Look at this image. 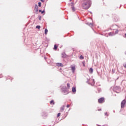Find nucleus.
Wrapping results in <instances>:
<instances>
[{
  "label": "nucleus",
  "mask_w": 126,
  "mask_h": 126,
  "mask_svg": "<svg viewBox=\"0 0 126 126\" xmlns=\"http://www.w3.org/2000/svg\"><path fill=\"white\" fill-rule=\"evenodd\" d=\"M82 4V7L84 9H88L91 6V0H84Z\"/></svg>",
  "instance_id": "obj_1"
},
{
  "label": "nucleus",
  "mask_w": 126,
  "mask_h": 126,
  "mask_svg": "<svg viewBox=\"0 0 126 126\" xmlns=\"http://www.w3.org/2000/svg\"><path fill=\"white\" fill-rule=\"evenodd\" d=\"M61 90L63 91L64 95H67V94H68V92H67V88H66V86H63L61 88Z\"/></svg>",
  "instance_id": "obj_2"
},
{
  "label": "nucleus",
  "mask_w": 126,
  "mask_h": 126,
  "mask_svg": "<svg viewBox=\"0 0 126 126\" xmlns=\"http://www.w3.org/2000/svg\"><path fill=\"white\" fill-rule=\"evenodd\" d=\"M87 83H88V84H89L90 85H92V86H93V85L95 84V81L94 79H88Z\"/></svg>",
  "instance_id": "obj_3"
},
{
  "label": "nucleus",
  "mask_w": 126,
  "mask_h": 126,
  "mask_svg": "<svg viewBox=\"0 0 126 126\" xmlns=\"http://www.w3.org/2000/svg\"><path fill=\"white\" fill-rule=\"evenodd\" d=\"M118 28H120V27L117 25H114L110 27L111 30H116Z\"/></svg>",
  "instance_id": "obj_4"
},
{
  "label": "nucleus",
  "mask_w": 126,
  "mask_h": 126,
  "mask_svg": "<svg viewBox=\"0 0 126 126\" xmlns=\"http://www.w3.org/2000/svg\"><path fill=\"white\" fill-rule=\"evenodd\" d=\"M70 68H71V70H72V73H74V72H75V65H70Z\"/></svg>",
  "instance_id": "obj_5"
},
{
  "label": "nucleus",
  "mask_w": 126,
  "mask_h": 126,
  "mask_svg": "<svg viewBox=\"0 0 126 126\" xmlns=\"http://www.w3.org/2000/svg\"><path fill=\"white\" fill-rule=\"evenodd\" d=\"M126 99L123 100L121 102V108H124L125 105H126Z\"/></svg>",
  "instance_id": "obj_6"
},
{
  "label": "nucleus",
  "mask_w": 126,
  "mask_h": 126,
  "mask_svg": "<svg viewBox=\"0 0 126 126\" xmlns=\"http://www.w3.org/2000/svg\"><path fill=\"white\" fill-rule=\"evenodd\" d=\"M103 101H104V97H101V98L98 99V103L101 104V103H103Z\"/></svg>",
  "instance_id": "obj_7"
},
{
  "label": "nucleus",
  "mask_w": 126,
  "mask_h": 126,
  "mask_svg": "<svg viewBox=\"0 0 126 126\" xmlns=\"http://www.w3.org/2000/svg\"><path fill=\"white\" fill-rule=\"evenodd\" d=\"M34 10H35L36 12H37V11H39V8H38V5H37V4H35V5Z\"/></svg>",
  "instance_id": "obj_8"
},
{
  "label": "nucleus",
  "mask_w": 126,
  "mask_h": 126,
  "mask_svg": "<svg viewBox=\"0 0 126 126\" xmlns=\"http://www.w3.org/2000/svg\"><path fill=\"white\" fill-rule=\"evenodd\" d=\"M72 91L73 93H75V92H76V88L73 87L72 89Z\"/></svg>",
  "instance_id": "obj_9"
},
{
  "label": "nucleus",
  "mask_w": 126,
  "mask_h": 126,
  "mask_svg": "<svg viewBox=\"0 0 126 126\" xmlns=\"http://www.w3.org/2000/svg\"><path fill=\"white\" fill-rule=\"evenodd\" d=\"M64 110V105H63L60 108L61 112H63Z\"/></svg>",
  "instance_id": "obj_10"
},
{
  "label": "nucleus",
  "mask_w": 126,
  "mask_h": 126,
  "mask_svg": "<svg viewBox=\"0 0 126 126\" xmlns=\"http://www.w3.org/2000/svg\"><path fill=\"white\" fill-rule=\"evenodd\" d=\"M62 58H64L66 57V55L65 54V53L64 52H63L62 54Z\"/></svg>",
  "instance_id": "obj_11"
},
{
  "label": "nucleus",
  "mask_w": 126,
  "mask_h": 126,
  "mask_svg": "<svg viewBox=\"0 0 126 126\" xmlns=\"http://www.w3.org/2000/svg\"><path fill=\"white\" fill-rule=\"evenodd\" d=\"M57 66H63V64L62 63H57Z\"/></svg>",
  "instance_id": "obj_12"
},
{
  "label": "nucleus",
  "mask_w": 126,
  "mask_h": 126,
  "mask_svg": "<svg viewBox=\"0 0 126 126\" xmlns=\"http://www.w3.org/2000/svg\"><path fill=\"white\" fill-rule=\"evenodd\" d=\"M109 36H115L114 32H110L108 33Z\"/></svg>",
  "instance_id": "obj_13"
},
{
  "label": "nucleus",
  "mask_w": 126,
  "mask_h": 126,
  "mask_svg": "<svg viewBox=\"0 0 126 126\" xmlns=\"http://www.w3.org/2000/svg\"><path fill=\"white\" fill-rule=\"evenodd\" d=\"M89 72H90V73H93V68H90L89 69Z\"/></svg>",
  "instance_id": "obj_14"
},
{
  "label": "nucleus",
  "mask_w": 126,
  "mask_h": 126,
  "mask_svg": "<svg viewBox=\"0 0 126 126\" xmlns=\"http://www.w3.org/2000/svg\"><path fill=\"white\" fill-rule=\"evenodd\" d=\"M69 6H71V7H72L73 6V2L69 3Z\"/></svg>",
  "instance_id": "obj_15"
},
{
  "label": "nucleus",
  "mask_w": 126,
  "mask_h": 126,
  "mask_svg": "<svg viewBox=\"0 0 126 126\" xmlns=\"http://www.w3.org/2000/svg\"><path fill=\"white\" fill-rule=\"evenodd\" d=\"M45 10H43V11H42V10H41V9L39 10V12H41V14H43V13H44L45 12Z\"/></svg>",
  "instance_id": "obj_16"
},
{
  "label": "nucleus",
  "mask_w": 126,
  "mask_h": 126,
  "mask_svg": "<svg viewBox=\"0 0 126 126\" xmlns=\"http://www.w3.org/2000/svg\"><path fill=\"white\" fill-rule=\"evenodd\" d=\"M50 103L51 105H55V102H54V100H52L51 101H50Z\"/></svg>",
  "instance_id": "obj_17"
},
{
  "label": "nucleus",
  "mask_w": 126,
  "mask_h": 126,
  "mask_svg": "<svg viewBox=\"0 0 126 126\" xmlns=\"http://www.w3.org/2000/svg\"><path fill=\"white\" fill-rule=\"evenodd\" d=\"M119 33V31L118 30V29H116V31H115V32H114V34H115V35H116V34H118Z\"/></svg>",
  "instance_id": "obj_18"
},
{
  "label": "nucleus",
  "mask_w": 126,
  "mask_h": 126,
  "mask_svg": "<svg viewBox=\"0 0 126 126\" xmlns=\"http://www.w3.org/2000/svg\"><path fill=\"white\" fill-rule=\"evenodd\" d=\"M45 35H47V34H48V29H45Z\"/></svg>",
  "instance_id": "obj_19"
},
{
  "label": "nucleus",
  "mask_w": 126,
  "mask_h": 126,
  "mask_svg": "<svg viewBox=\"0 0 126 126\" xmlns=\"http://www.w3.org/2000/svg\"><path fill=\"white\" fill-rule=\"evenodd\" d=\"M72 11H75V8H74V6L71 7Z\"/></svg>",
  "instance_id": "obj_20"
},
{
  "label": "nucleus",
  "mask_w": 126,
  "mask_h": 126,
  "mask_svg": "<svg viewBox=\"0 0 126 126\" xmlns=\"http://www.w3.org/2000/svg\"><path fill=\"white\" fill-rule=\"evenodd\" d=\"M104 115L106 116V117H109V114H108V112H105L104 113Z\"/></svg>",
  "instance_id": "obj_21"
},
{
  "label": "nucleus",
  "mask_w": 126,
  "mask_h": 126,
  "mask_svg": "<svg viewBox=\"0 0 126 126\" xmlns=\"http://www.w3.org/2000/svg\"><path fill=\"white\" fill-rule=\"evenodd\" d=\"M38 6L39 7L42 6V3H41V2H38Z\"/></svg>",
  "instance_id": "obj_22"
},
{
  "label": "nucleus",
  "mask_w": 126,
  "mask_h": 126,
  "mask_svg": "<svg viewBox=\"0 0 126 126\" xmlns=\"http://www.w3.org/2000/svg\"><path fill=\"white\" fill-rule=\"evenodd\" d=\"M58 49V46H57V45H54V50H57Z\"/></svg>",
  "instance_id": "obj_23"
},
{
  "label": "nucleus",
  "mask_w": 126,
  "mask_h": 126,
  "mask_svg": "<svg viewBox=\"0 0 126 126\" xmlns=\"http://www.w3.org/2000/svg\"><path fill=\"white\" fill-rule=\"evenodd\" d=\"M67 86L68 89H69V88H70V85H69V83H67Z\"/></svg>",
  "instance_id": "obj_24"
},
{
  "label": "nucleus",
  "mask_w": 126,
  "mask_h": 126,
  "mask_svg": "<svg viewBox=\"0 0 126 126\" xmlns=\"http://www.w3.org/2000/svg\"><path fill=\"white\" fill-rule=\"evenodd\" d=\"M36 28H37V29H40V28H41V27L40 26H36Z\"/></svg>",
  "instance_id": "obj_25"
},
{
  "label": "nucleus",
  "mask_w": 126,
  "mask_h": 126,
  "mask_svg": "<svg viewBox=\"0 0 126 126\" xmlns=\"http://www.w3.org/2000/svg\"><path fill=\"white\" fill-rule=\"evenodd\" d=\"M80 59L81 60H83V59H84V57H83L82 55H81L80 57Z\"/></svg>",
  "instance_id": "obj_26"
},
{
  "label": "nucleus",
  "mask_w": 126,
  "mask_h": 126,
  "mask_svg": "<svg viewBox=\"0 0 126 126\" xmlns=\"http://www.w3.org/2000/svg\"><path fill=\"white\" fill-rule=\"evenodd\" d=\"M41 19H42V17H41V16H38V19H39V20H41Z\"/></svg>",
  "instance_id": "obj_27"
},
{
  "label": "nucleus",
  "mask_w": 126,
  "mask_h": 126,
  "mask_svg": "<svg viewBox=\"0 0 126 126\" xmlns=\"http://www.w3.org/2000/svg\"><path fill=\"white\" fill-rule=\"evenodd\" d=\"M89 25V26H91V27L93 26V24L92 23H90Z\"/></svg>",
  "instance_id": "obj_28"
},
{
  "label": "nucleus",
  "mask_w": 126,
  "mask_h": 126,
  "mask_svg": "<svg viewBox=\"0 0 126 126\" xmlns=\"http://www.w3.org/2000/svg\"><path fill=\"white\" fill-rule=\"evenodd\" d=\"M123 66L126 68V63L123 64Z\"/></svg>",
  "instance_id": "obj_29"
},
{
  "label": "nucleus",
  "mask_w": 126,
  "mask_h": 126,
  "mask_svg": "<svg viewBox=\"0 0 126 126\" xmlns=\"http://www.w3.org/2000/svg\"><path fill=\"white\" fill-rule=\"evenodd\" d=\"M60 116H61V113H59L57 115V117H60Z\"/></svg>",
  "instance_id": "obj_30"
},
{
  "label": "nucleus",
  "mask_w": 126,
  "mask_h": 126,
  "mask_svg": "<svg viewBox=\"0 0 126 126\" xmlns=\"http://www.w3.org/2000/svg\"><path fill=\"white\" fill-rule=\"evenodd\" d=\"M69 106H70L69 104H67L66 105L67 108H69Z\"/></svg>",
  "instance_id": "obj_31"
},
{
  "label": "nucleus",
  "mask_w": 126,
  "mask_h": 126,
  "mask_svg": "<svg viewBox=\"0 0 126 126\" xmlns=\"http://www.w3.org/2000/svg\"><path fill=\"white\" fill-rule=\"evenodd\" d=\"M98 92H101V89H98Z\"/></svg>",
  "instance_id": "obj_32"
},
{
  "label": "nucleus",
  "mask_w": 126,
  "mask_h": 126,
  "mask_svg": "<svg viewBox=\"0 0 126 126\" xmlns=\"http://www.w3.org/2000/svg\"><path fill=\"white\" fill-rule=\"evenodd\" d=\"M42 2H44L45 1V0H40Z\"/></svg>",
  "instance_id": "obj_33"
},
{
  "label": "nucleus",
  "mask_w": 126,
  "mask_h": 126,
  "mask_svg": "<svg viewBox=\"0 0 126 126\" xmlns=\"http://www.w3.org/2000/svg\"><path fill=\"white\" fill-rule=\"evenodd\" d=\"M44 60H47V57H44Z\"/></svg>",
  "instance_id": "obj_34"
},
{
  "label": "nucleus",
  "mask_w": 126,
  "mask_h": 126,
  "mask_svg": "<svg viewBox=\"0 0 126 126\" xmlns=\"http://www.w3.org/2000/svg\"><path fill=\"white\" fill-rule=\"evenodd\" d=\"M98 111H102V109H98Z\"/></svg>",
  "instance_id": "obj_35"
},
{
  "label": "nucleus",
  "mask_w": 126,
  "mask_h": 126,
  "mask_svg": "<svg viewBox=\"0 0 126 126\" xmlns=\"http://www.w3.org/2000/svg\"><path fill=\"white\" fill-rule=\"evenodd\" d=\"M108 126V125H104V126Z\"/></svg>",
  "instance_id": "obj_36"
},
{
  "label": "nucleus",
  "mask_w": 126,
  "mask_h": 126,
  "mask_svg": "<svg viewBox=\"0 0 126 126\" xmlns=\"http://www.w3.org/2000/svg\"><path fill=\"white\" fill-rule=\"evenodd\" d=\"M125 37H126V33H125Z\"/></svg>",
  "instance_id": "obj_37"
},
{
  "label": "nucleus",
  "mask_w": 126,
  "mask_h": 126,
  "mask_svg": "<svg viewBox=\"0 0 126 126\" xmlns=\"http://www.w3.org/2000/svg\"><path fill=\"white\" fill-rule=\"evenodd\" d=\"M84 66H85V64H83Z\"/></svg>",
  "instance_id": "obj_38"
},
{
  "label": "nucleus",
  "mask_w": 126,
  "mask_h": 126,
  "mask_svg": "<svg viewBox=\"0 0 126 126\" xmlns=\"http://www.w3.org/2000/svg\"><path fill=\"white\" fill-rule=\"evenodd\" d=\"M125 55H126V52H125Z\"/></svg>",
  "instance_id": "obj_39"
},
{
  "label": "nucleus",
  "mask_w": 126,
  "mask_h": 126,
  "mask_svg": "<svg viewBox=\"0 0 126 126\" xmlns=\"http://www.w3.org/2000/svg\"><path fill=\"white\" fill-rule=\"evenodd\" d=\"M70 1H71V0H69Z\"/></svg>",
  "instance_id": "obj_40"
},
{
  "label": "nucleus",
  "mask_w": 126,
  "mask_h": 126,
  "mask_svg": "<svg viewBox=\"0 0 126 126\" xmlns=\"http://www.w3.org/2000/svg\"><path fill=\"white\" fill-rule=\"evenodd\" d=\"M113 112L115 113V111H113Z\"/></svg>",
  "instance_id": "obj_41"
},
{
  "label": "nucleus",
  "mask_w": 126,
  "mask_h": 126,
  "mask_svg": "<svg viewBox=\"0 0 126 126\" xmlns=\"http://www.w3.org/2000/svg\"><path fill=\"white\" fill-rule=\"evenodd\" d=\"M47 63H49V62H47Z\"/></svg>",
  "instance_id": "obj_42"
}]
</instances>
